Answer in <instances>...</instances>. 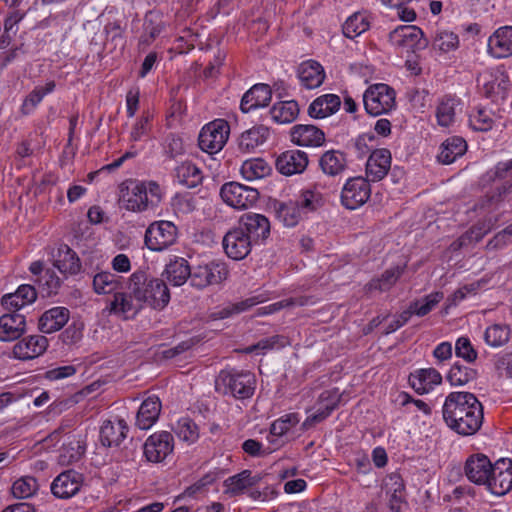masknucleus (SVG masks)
Here are the masks:
<instances>
[{"label":"nucleus","mask_w":512,"mask_h":512,"mask_svg":"<svg viewBox=\"0 0 512 512\" xmlns=\"http://www.w3.org/2000/svg\"><path fill=\"white\" fill-rule=\"evenodd\" d=\"M443 419L460 435L475 434L483 423V407L470 392H451L443 405Z\"/></svg>","instance_id":"obj_1"},{"label":"nucleus","mask_w":512,"mask_h":512,"mask_svg":"<svg viewBox=\"0 0 512 512\" xmlns=\"http://www.w3.org/2000/svg\"><path fill=\"white\" fill-rule=\"evenodd\" d=\"M120 202L129 211L142 212L161 201L160 186L154 181L127 179L119 186Z\"/></svg>","instance_id":"obj_2"},{"label":"nucleus","mask_w":512,"mask_h":512,"mask_svg":"<svg viewBox=\"0 0 512 512\" xmlns=\"http://www.w3.org/2000/svg\"><path fill=\"white\" fill-rule=\"evenodd\" d=\"M129 289L139 301L141 308L148 305L162 310L170 301V292L166 283L158 278H150L144 271H136L129 278Z\"/></svg>","instance_id":"obj_3"},{"label":"nucleus","mask_w":512,"mask_h":512,"mask_svg":"<svg viewBox=\"0 0 512 512\" xmlns=\"http://www.w3.org/2000/svg\"><path fill=\"white\" fill-rule=\"evenodd\" d=\"M256 387L255 375L237 369H223L215 379V390L225 396L236 399H248L253 396Z\"/></svg>","instance_id":"obj_4"},{"label":"nucleus","mask_w":512,"mask_h":512,"mask_svg":"<svg viewBox=\"0 0 512 512\" xmlns=\"http://www.w3.org/2000/svg\"><path fill=\"white\" fill-rule=\"evenodd\" d=\"M395 99V90L385 83L370 85L363 94L364 108L372 116L390 112L396 106Z\"/></svg>","instance_id":"obj_5"},{"label":"nucleus","mask_w":512,"mask_h":512,"mask_svg":"<svg viewBox=\"0 0 512 512\" xmlns=\"http://www.w3.org/2000/svg\"><path fill=\"white\" fill-rule=\"evenodd\" d=\"M190 271V285L199 290L219 285L229 275L227 265L216 260L192 266Z\"/></svg>","instance_id":"obj_6"},{"label":"nucleus","mask_w":512,"mask_h":512,"mask_svg":"<svg viewBox=\"0 0 512 512\" xmlns=\"http://www.w3.org/2000/svg\"><path fill=\"white\" fill-rule=\"evenodd\" d=\"M229 133V124L223 119H216L206 124L198 137L200 149L208 154L219 152L226 144Z\"/></svg>","instance_id":"obj_7"},{"label":"nucleus","mask_w":512,"mask_h":512,"mask_svg":"<svg viewBox=\"0 0 512 512\" xmlns=\"http://www.w3.org/2000/svg\"><path fill=\"white\" fill-rule=\"evenodd\" d=\"M222 200L235 209H247L259 199L257 189L238 182H227L220 189Z\"/></svg>","instance_id":"obj_8"},{"label":"nucleus","mask_w":512,"mask_h":512,"mask_svg":"<svg viewBox=\"0 0 512 512\" xmlns=\"http://www.w3.org/2000/svg\"><path fill=\"white\" fill-rule=\"evenodd\" d=\"M177 227L170 221H157L145 232V244L152 251H163L176 242Z\"/></svg>","instance_id":"obj_9"},{"label":"nucleus","mask_w":512,"mask_h":512,"mask_svg":"<svg viewBox=\"0 0 512 512\" xmlns=\"http://www.w3.org/2000/svg\"><path fill=\"white\" fill-rule=\"evenodd\" d=\"M389 42L397 49L407 52L424 49L427 40L423 38V31L414 25H401L389 33Z\"/></svg>","instance_id":"obj_10"},{"label":"nucleus","mask_w":512,"mask_h":512,"mask_svg":"<svg viewBox=\"0 0 512 512\" xmlns=\"http://www.w3.org/2000/svg\"><path fill=\"white\" fill-rule=\"evenodd\" d=\"M371 195L369 181L363 177H353L346 181L341 192V203L354 210L365 204Z\"/></svg>","instance_id":"obj_11"},{"label":"nucleus","mask_w":512,"mask_h":512,"mask_svg":"<svg viewBox=\"0 0 512 512\" xmlns=\"http://www.w3.org/2000/svg\"><path fill=\"white\" fill-rule=\"evenodd\" d=\"M84 475L74 469L61 472L51 483V493L58 499H70L79 493Z\"/></svg>","instance_id":"obj_12"},{"label":"nucleus","mask_w":512,"mask_h":512,"mask_svg":"<svg viewBox=\"0 0 512 512\" xmlns=\"http://www.w3.org/2000/svg\"><path fill=\"white\" fill-rule=\"evenodd\" d=\"M485 487L497 496L508 493L512 488V460L502 458L496 461Z\"/></svg>","instance_id":"obj_13"},{"label":"nucleus","mask_w":512,"mask_h":512,"mask_svg":"<svg viewBox=\"0 0 512 512\" xmlns=\"http://www.w3.org/2000/svg\"><path fill=\"white\" fill-rule=\"evenodd\" d=\"M174 439L167 431L150 435L144 443V455L149 462L159 463L173 452Z\"/></svg>","instance_id":"obj_14"},{"label":"nucleus","mask_w":512,"mask_h":512,"mask_svg":"<svg viewBox=\"0 0 512 512\" xmlns=\"http://www.w3.org/2000/svg\"><path fill=\"white\" fill-rule=\"evenodd\" d=\"M128 290V292L117 290L113 294V299L106 306L109 314L128 320L133 319L141 311L139 301L133 296L129 288Z\"/></svg>","instance_id":"obj_15"},{"label":"nucleus","mask_w":512,"mask_h":512,"mask_svg":"<svg viewBox=\"0 0 512 512\" xmlns=\"http://www.w3.org/2000/svg\"><path fill=\"white\" fill-rule=\"evenodd\" d=\"M238 227L253 243L263 241L270 235V222L262 214L252 212L243 214L238 221Z\"/></svg>","instance_id":"obj_16"},{"label":"nucleus","mask_w":512,"mask_h":512,"mask_svg":"<svg viewBox=\"0 0 512 512\" xmlns=\"http://www.w3.org/2000/svg\"><path fill=\"white\" fill-rule=\"evenodd\" d=\"M252 243L238 226L229 230L223 238L225 253L234 260L244 259L251 252Z\"/></svg>","instance_id":"obj_17"},{"label":"nucleus","mask_w":512,"mask_h":512,"mask_svg":"<svg viewBox=\"0 0 512 512\" xmlns=\"http://www.w3.org/2000/svg\"><path fill=\"white\" fill-rule=\"evenodd\" d=\"M48 347V339L43 335H30L21 338L13 346V356L19 360H30L41 356Z\"/></svg>","instance_id":"obj_18"},{"label":"nucleus","mask_w":512,"mask_h":512,"mask_svg":"<svg viewBox=\"0 0 512 512\" xmlns=\"http://www.w3.org/2000/svg\"><path fill=\"white\" fill-rule=\"evenodd\" d=\"M27 331L26 317L18 312L0 316V341L12 342L20 339Z\"/></svg>","instance_id":"obj_19"},{"label":"nucleus","mask_w":512,"mask_h":512,"mask_svg":"<svg viewBox=\"0 0 512 512\" xmlns=\"http://www.w3.org/2000/svg\"><path fill=\"white\" fill-rule=\"evenodd\" d=\"M493 467L494 464L491 463L486 455L474 454L466 460L464 472L469 481L485 486Z\"/></svg>","instance_id":"obj_20"},{"label":"nucleus","mask_w":512,"mask_h":512,"mask_svg":"<svg viewBox=\"0 0 512 512\" xmlns=\"http://www.w3.org/2000/svg\"><path fill=\"white\" fill-rule=\"evenodd\" d=\"M391 153L388 149L374 150L366 162V179L370 182L381 181L391 168Z\"/></svg>","instance_id":"obj_21"},{"label":"nucleus","mask_w":512,"mask_h":512,"mask_svg":"<svg viewBox=\"0 0 512 512\" xmlns=\"http://www.w3.org/2000/svg\"><path fill=\"white\" fill-rule=\"evenodd\" d=\"M308 162L307 153L300 150H287L276 159V169L283 175L291 176L304 172Z\"/></svg>","instance_id":"obj_22"},{"label":"nucleus","mask_w":512,"mask_h":512,"mask_svg":"<svg viewBox=\"0 0 512 512\" xmlns=\"http://www.w3.org/2000/svg\"><path fill=\"white\" fill-rule=\"evenodd\" d=\"M272 99V90L269 85L258 83L246 91L240 102V110L249 113L252 110L269 105Z\"/></svg>","instance_id":"obj_23"},{"label":"nucleus","mask_w":512,"mask_h":512,"mask_svg":"<svg viewBox=\"0 0 512 512\" xmlns=\"http://www.w3.org/2000/svg\"><path fill=\"white\" fill-rule=\"evenodd\" d=\"M291 141L302 147H320L325 143L324 132L314 125L298 124L291 128Z\"/></svg>","instance_id":"obj_24"},{"label":"nucleus","mask_w":512,"mask_h":512,"mask_svg":"<svg viewBox=\"0 0 512 512\" xmlns=\"http://www.w3.org/2000/svg\"><path fill=\"white\" fill-rule=\"evenodd\" d=\"M463 109L462 100L456 95H444L442 96L436 107V118L438 125L442 127L451 126L458 113H461Z\"/></svg>","instance_id":"obj_25"},{"label":"nucleus","mask_w":512,"mask_h":512,"mask_svg":"<svg viewBox=\"0 0 512 512\" xmlns=\"http://www.w3.org/2000/svg\"><path fill=\"white\" fill-rule=\"evenodd\" d=\"M488 52L495 58L512 55V26L500 27L489 37Z\"/></svg>","instance_id":"obj_26"},{"label":"nucleus","mask_w":512,"mask_h":512,"mask_svg":"<svg viewBox=\"0 0 512 512\" xmlns=\"http://www.w3.org/2000/svg\"><path fill=\"white\" fill-rule=\"evenodd\" d=\"M128 430L127 423L123 419L106 420L100 429V441L104 446L117 447L127 437Z\"/></svg>","instance_id":"obj_27"},{"label":"nucleus","mask_w":512,"mask_h":512,"mask_svg":"<svg viewBox=\"0 0 512 512\" xmlns=\"http://www.w3.org/2000/svg\"><path fill=\"white\" fill-rule=\"evenodd\" d=\"M37 298L36 290L29 284L18 287L14 293L5 294L1 298V305L7 310L17 312L24 306L33 303Z\"/></svg>","instance_id":"obj_28"},{"label":"nucleus","mask_w":512,"mask_h":512,"mask_svg":"<svg viewBox=\"0 0 512 512\" xmlns=\"http://www.w3.org/2000/svg\"><path fill=\"white\" fill-rule=\"evenodd\" d=\"M441 381V374L434 368L419 369L409 376V384L418 394L428 393Z\"/></svg>","instance_id":"obj_29"},{"label":"nucleus","mask_w":512,"mask_h":512,"mask_svg":"<svg viewBox=\"0 0 512 512\" xmlns=\"http://www.w3.org/2000/svg\"><path fill=\"white\" fill-rule=\"evenodd\" d=\"M54 257V267L62 274L75 275L80 272L81 263L77 254L67 245L60 244Z\"/></svg>","instance_id":"obj_30"},{"label":"nucleus","mask_w":512,"mask_h":512,"mask_svg":"<svg viewBox=\"0 0 512 512\" xmlns=\"http://www.w3.org/2000/svg\"><path fill=\"white\" fill-rule=\"evenodd\" d=\"M70 311L66 307L57 306L45 311L39 319L41 332L50 334L59 331L69 320Z\"/></svg>","instance_id":"obj_31"},{"label":"nucleus","mask_w":512,"mask_h":512,"mask_svg":"<svg viewBox=\"0 0 512 512\" xmlns=\"http://www.w3.org/2000/svg\"><path fill=\"white\" fill-rule=\"evenodd\" d=\"M161 411V401L157 396H149L139 407L136 416V426L142 430L151 428L158 420Z\"/></svg>","instance_id":"obj_32"},{"label":"nucleus","mask_w":512,"mask_h":512,"mask_svg":"<svg viewBox=\"0 0 512 512\" xmlns=\"http://www.w3.org/2000/svg\"><path fill=\"white\" fill-rule=\"evenodd\" d=\"M298 78L305 88H318L325 79L324 68L317 61H305L298 68Z\"/></svg>","instance_id":"obj_33"},{"label":"nucleus","mask_w":512,"mask_h":512,"mask_svg":"<svg viewBox=\"0 0 512 512\" xmlns=\"http://www.w3.org/2000/svg\"><path fill=\"white\" fill-rule=\"evenodd\" d=\"M262 479L260 474L253 475L250 470L228 477L224 481L225 493L229 496H237L243 493L247 488H251L259 483Z\"/></svg>","instance_id":"obj_34"},{"label":"nucleus","mask_w":512,"mask_h":512,"mask_svg":"<svg viewBox=\"0 0 512 512\" xmlns=\"http://www.w3.org/2000/svg\"><path fill=\"white\" fill-rule=\"evenodd\" d=\"M341 100L338 95L325 94L317 97L309 106L308 114L312 118L322 119L339 110Z\"/></svg>","instance_id":"obj_35"},{"label":"nucleus","mask_w":512,"mask_h":512,"mask_svg":"<svg viewBox=\"0 0 512 512\" xmlns=\"http://www.w3.org/2000/svg\"><path fill=\"white\" fill-rule=\"evenodd\" d=\"M269 129L263 125L254 126L244 131L238 139V148L244 153L253 152L269 137Z\"/></svg>","instance_id":"obj_36"},{"label":"nucleus","mask_w":512,"mask_h":512,"mask_svg":"<svg viewBox=\"0 0 512 512\" xmlns=\"http://www.w3.org/2000/svg\"><path fill=\"white\" fill-rule=\"evenodd\" d=\"M294 201L303 216L317 211L325 204L323 194L316 187L301 190Z\"/></svg>","instance_id":"obj_37"},{"label":"nucleus","mask_w":512,"mask_h":512,"mask_svg":"<svg viewBox=\"0 0 512 512\" xmlns=\"http://www.w3.org/2000/svg\"><path fill=\"white\" fill-rule=\"evenodd\" d=\"M319 167L328 176L340 175L347 167L345 154L339 150H328L320 157Z\"/></svg>","instance_id":"obj_38"},{"label":"nucleus","mask_w":512,"mask_h":512,"mask_svg":"<svg viewBox=\"0 0 512 512\" xmlns=\"http://www.w3.org/2000/svg\"><path fill=\"white\" fill-rule=\"evenodd\" d=\"M491 79L483 84V91L486 97L495 99L504 98L510 89V78L504 70H496L491 73Z\"/></svg>","instance_id":"obj_39"},{"label":"nucleus","mask_w":512,"mask_h":512,"mask_svg":"<svg viewBox=\"0 0 512 512\" xmlns=\"http://www.w3.org/2000/svg\"><path fill=\"white\" fill-rule=\"evenodd\" d=\"M272 208L276 217L287 227L296 226L304 217L294 199L286 202L275 201Z\"/></svg>","instance_id":"obj_40"},{"label":"nucleus","mask_w":512,"mask_h":512,"mask_svg":"<svg viewBox=\"0 0 512 512\" xmlns=\"http://www.w3.org/2000/svg\"><path fill=\"white\" fill-rule=\"evenodd\" d=\"M466 150L467 143L463 138L458 136L449 137L441 144L437 158L443 164H451L461 157Z\"/></svg>","instance_id":"obj_41"},{"label":"nucleus","mask_w":512,"mask_h":512,"mask_svg":"<svg viewBox=\"0 0 512 512\" xmlns=\"http://www.w3.org/2000/svg\"><path fill=\"white\" fill-rule=\"evenodd\" d=\"M190 266L186 259L175 258L165 268L164 275L167 281L173 286H181L188 279L190 280Z\"/></svg>","instance_id":"obj_42"},{"label":"nucleus","mask_w":512,"mask_h":512,"mask_svg":"<svg viewBox=\"0 0 512 512\" xmlns=\"http://www.w3.org/2000/svg\"><path fill=\"white\" fill-rule=\"evenodd\" d=\"M175 178L179 184L187 188H194L202 182L203 176L195 164L187 161L175 168Z\"/></svg>","instance_id":"obj_43"},{"label":"nucleus","mask_w":512,"mask_h":512,"mask_svg":"<svg viewBox=\"0 0 512 512\" xmlns=\"http://www.w3.org/2000/svg\"><path fill=\"white\" fill-rule=\"evenodd\" d=\"M404 272V267L396 266L386 270L380 278L372 279L364 287L367 293L390 290Z\"/></svg>","instance_id":"obj_44"},{"label":"nucleus","mask_w":512,"mask_h":512,"mask_svg":"<svg viewBox=\"0 0 512 512\" xmlns=\"http://www.w3.org/2000/svg\"><path fill=\"white\" fill-rule=\"evenodd\" d=\"M386 493L389 495V508L402 509L405 500V486L398 474H391L385 482Z\"/></svg>","instance_id":"obj_45"},{"label":"nucleus","mask_w":512,"mask_h":512,"mask_svg":"<svg viewBox=\"0 0 512 512\" xmlns=\"http://www.w3.org/2000/svg\"><path fill=\"white\" fill-rule=\"evenodd\" d=\"M271 171V166L262 158L245 160L240 168L241 175L248 181L265 178Z\"/></svg>","instance_id":"obj_46"},{"label":"nucleus","mask_w":512,"mask_h":512,"mask_svg":"<svg viewBox=\"0 0 512 512\" xmlns=\"http://www.w3.org/2000/svg\"><path fill=\"white\" fill-rule=\"evenodd\" d=\"M272 119L279 124L293 122L299 114L298 103L294 100L280 101L270 109Z\"/></svg>","instance_id":"obj_47"},{"label":"nucleus","mask_w":512,"mask_h":512,"mask_svg":"<svg viewBox=\"0 0 512 512\" xmlns=\"http://www.w3.org/2000/svg\"><path fill=\"white\" fill-rule=\"evenodd\" d=\"M121 279L111 272L97 273L93 278V289L97 294H114L121 288Z\"/></svg>","instance_id":"obj_48"},{"label":"nucleus","mask_w":512,"mask_h":512,"mask_svg":"<svg viewBox=\"0 0 512 512\" xmlns=\"http://www.w3.org/2000/svg\"><path fill=\"white\" fill-rule=\"evenodd\" d=\"M511 336L510 327L506 324H493L486 328L484 340L487 345L497 348L505 345Z\"/></svg>","instance_id":"obj_49"},{"label":"nucleus","mask_w":512,"mask_h":512,"mask_svg":"<svg viewBox=\"0 0 512 512\" xmlns=\"http://www.w3.org/2000/svg\"><path fill=\"white\" fill-rule=\"evenodd\" d=\"M444 298L443 292H433L426 295L421 300H416L410 303L408 310L411 315L415 314L419 317L429 314L436 305Z\"/></svg>","instance_id":"obj_50"},{"label":"nucleus","mask_w":512,"mask_h":512,"mask_svg":"<svg viewBox=\"0 0 512 512\" xmlns=\"http://www.w3.org/2000/svg\"><path fill=\"white\" fill-rule=\"evenodd\" d=\"M469 125L475 131L491 130L494 125L493 112L484 107L475 108L469 115Z\"/></svg>","instance_id":"obj_51"},{"label":"nucleus","mask_w":512,"mask_h":512,"mask_svg":"<svg viewBox=\"0 0 512 512\" xmlns=\"http://www.w3.org/2000/svg\"><path fill=\"white\" fill-rule=\"evenodd\" d=\"M477 371L471 367L456 362L452 365L447 375V380L452 386H463L475 380Z\"/></svg>","instance_id":"obj_52"},{"label":"nucleus","mask_w":512,"mask_h":512,"mask_svg":"<svg viewBox=\"0 0 512 512\" xmlns=\"http://www.w3.org/2000/svg\"><path fill=\"white\" fill-rule=\"evenodd\" d=\"M55 86L56 85L54 81H49L44 86L34 88L25 98L21 107V112L24 115L30 114L42 101L45 95L54 91Z\"/></svg>","instance_id":"obj_53"},{"label":"nucleus","mask_w":512,"mask_h":512,"mask_svg":"<svg viewBox=\"0 0 512 512\" xmlns=\"http://www.w3.org/2000/svg\"><path fill=\"white\" fill-rule=\"evenodd\" d=\"M84 453L85 445L80 440L70 441L61 447L58 462L61 465H70L79 461Z\"/></svg>","instance_id":"obj_54"},{"label":"nucleus","mask_w":512,"mask_h":512,"mask_svg":"<svg viewBox=\"0 0 512 512\" xmlns=\"http://www.w3.org/2000/svg\"><path fill=\"white\" fill-rule=\"evenodd\" d=\"M367 17L361 13H354L343 24V34L345 37L354 39L369 29Z\"/></svg>","instance_id":"obj_55"},{"label":"nucleus","mask_w":512,"mask_h":512,"mask_svg":"<svg viewBox=\"0 0 512 512\" xmlns=\"http://www.w3.org/2000/svg\"><path fill=\"white\" fill-rule=\"evenodd\" d=\"M173 430L180 440L188 444L196 442L199 438V431L196 423L188 417L180 418Z\"/></svg>","instance_id":"obj_56"},{"label":"nucleus","mask_w":512,"mask_h":512,"mask_svg":"<svg viewBox=\"0 0 512 512\" xmlns=\"http://www.w3.org/2000/svg\"><path fill=\"white\" fill-rule=\"evenodd\" d=\"M459 46V38L453 32L440 31L438 32L433 40L432 47L434 50L441 53H448L456 50Z\"/></svg>","instance_id":"obj_57"},{"label":"nucleus","mask_w":512,"mask_h":512,"mask_svg":"<svg viewBox=\"0 0 512 512\" xmlns=\"http://www.w3.org/2000/svg\"><path fill=\"white\" fill-rule=\"evenodd\" d=\"M268 299H269V297L266 293H260L258 295L248 297L244 300H241L237 303H233V304L229 305L228 307H226L222 311V314H223L222 317H227L232 314H238V313L244 312L257 304L267 301Z\"/></svg>","instance_id":"obj_58"},{"label":"nucleus","mask_w":512,"mask_h":512,"mask_svg":"<svg viewBox=\"0 0 512 512\" xmlns=\"http://www.w3.org/2000/svg\"><path fill=\"white\" fill-rule=\"evenodd\" d=\"M37 489V480L34 477L26 476L16 480L11 490L15 498L25 499L33 496Z\"/></svg>","instance_id":"obj_59"},{"label":"nucleus","mask_w":512,"mask_h":512,"mask_svg":"<svg viewBox=\"0 0 512 512\" xmlns=\"http://www.w3.org/2000/svg\"><path fill=\"white\" fill-rule=\"evenodd\" d=\"M308 303H309V298H307V297L284 299L279 302L270 304L268 306L259 308L257 310V315L273 314L275 312L280 311L283 308L292 307V306H305Z\"/></svg>","instance_id":"obj_60"},{"label":"nucleus","mask_w":512,"mask_h":512,"mask_svg":"<svg viewBox=\"0 0 512 512\" xmlns=\"http://www.w3.org/2000/svg\"><path fill=\"white\" fill-rule=\"evenodd\" d=\"M37 281H38L39 286L41 287L42 291L47 296L56 294L58 289L61 286V279L56 274V272L52 269L45 270L44 273L41 274V276L39 277V279Z\"/></svg>","instance_id":"obj_61"},{"label":"nucleus","mask_w":512,"mask_h":512,"mask_svg":"<svg viewBox=\"0 0 512 512\" xmlns=\"http://www.w3.org/2000/svg\"><path fill=\"white\" fill-rule=\"evenodd\" d=\"M286 340L283 336L274 335L268 338L261 339L256 344L250 345L245 348L244 352L251 354L258 351H266L274 348L284 347Z\"/></svg>","instance_id":"obj_62"},{"label":"nucleus","mask_w":512,"mask_h":512,"mask_svg":"<svg viewBox=\"0 0 512 512\" xmlns=\"http://www.w3.org/2000/svg\"><path fill=\"white\" fill-rule=\"evenodd\" d=\"M299 422V417L295 413H290L275 420L270 427V433L273 436H282Z\"/></svg>","instance_id":"obj_63"},{"label":"nucleus","mask_w":512,"mask_h":512,"mask_svg":"<svg viewBox=\"0 0 512 512\" xmlns=\"http://www.w3.org/2000/svg\"><path fill=\"white\" fill-rule=\"evenodd\" d=\"M455 354L457 357L472 363L477 359V351L473 348L469 338L460 337L455 344Z\"/></svg>","instance_id":"obj_64"}]
</instances>
